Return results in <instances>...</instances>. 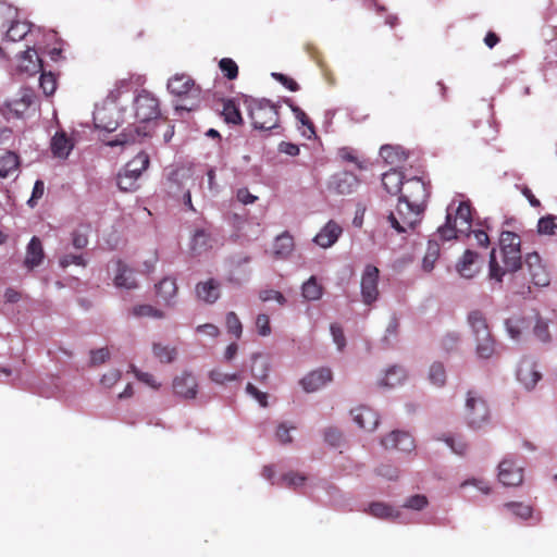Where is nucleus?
Returning <instances> with one entry per match:
<instances>
[{"label":"nucleus","instance_id":"obj_50","mask_svg":"<svg viewBox=\"0 0 557 557\" xmlns=\"http://www.w3.org/2000/svg\"><path fill=\"white\" fill-rule=\"evenodd\" d=\"M504 506L511 510L515 516L522 520L533 518V509L529 505L522 503H507Z\"/></svg>","mask_w":557,"mask_h":557},{"label":"nucleus","instance_id":"obj_17","mask_svg":"<svg viewBox=\"0 0 557 557\" xmlns=\"http://www.w3.org/2000/svg\"><path fill=\"white\" fill-rule=\"evenodd\" d=\"M343 234V227L334 220H330L313 237V243L323 249L331 248Z\"/></svg>","mask_w":557,"mask_h":557},{"label":"nucleus","instance_id":"obj_49","mask_svg":"<svg viewBox=\"0 0 557 557\" xmlns=\"http://www.w3.org/2000/svg\"><path fill=\"white\" fill-rule=\"evenodd\" d=\"M222 114L226 123L236 125L243 122L239 109L232 100L224 102Z\"/></svg>","mask_w":557,"mask_h":557},{"label":"nucleus","instance_id":"obj_46","mask_svg":"<svg viewBox=\"0 0 557 557\" xmlns=\"http://www.w3.org/2000/svg\"><path fill=\"white\" fill-rule=\"evenodd\" d=\"M186 177V171L182 169L173 170L168 176V191L177 195L183 189V180Z\"/></svg>","mask_w":557,"mask_h":557},{"label":"nucleus","instance_id":"obj_53","mask_svg":"<svg viewBox=\"0 0 557 557\" xmlns=\"http://www.w3.org/2000/svg\"><path fill=\"white\" fill-rule=\"evenodd\" d=\"M117 187L122 191H135L138 187L137 180L122 170L117 175Z\"/></svg>","mask_w":557,"mask_h":557},{"label":"nucleus","instance_id":"obj_55","mask_svg":"<svg viewBox=\"0 0 557 557\" xmlns=\"http://www.w3.org/2000/svg\"><path fill=\"white\" fill-rule=\"evenodd\" d=\"M555 220L556 218L554 215H546L541 218L537 222V232L541 235H553L557 228Z\"/></svg>","mask_w":557,"mask_h":557},{"label":"nucleus","instance_id":"obj_19","mask_svg":"<svg viewBox=\"0 0 557 557\" xmlns=\"http://www.w3.org/2000/svg\"><path fill=\"white\" fill-rule=\"evenodd\" d=\"M332 381V372L327 368L317 369L301 379L300 384L305 392L313 393Z\"/></svg>","mask_w":557,"mask_h":557},{"label":"nucleus","instance_id":"obj_52","mask_svg":"<svg viewBox=\"0 0 557 557\" xmlns=\"http://www.w3.org/2000/svg\"><path fill=\"white\" fill-rule=\"evenodd\" d=\"M428 504H429V500H428L426 496L417 494V495H412V496L408 497L405 500L403 508L411 509L414 511H421L428 506Z\"/></svg>","mask_w":557,"mask_h":557},{"label":"nucleus","instance_id":"obj_62","mask_svg":"<svg viewBox=\"0 0 557 557\" xmlns=\"http://www.w3.org/2000/svg\"><path fill=\"white\" fill-rule=\"evenodd\" d=\"M330 331L333 337V342L337 346V349L343 350L346 346V338L343 329L337 323H332L330 326Z\"/></svg>","mask_w":557,"mask_h":557},{"label":"nucleus","instance_id":"obj_3","mask_svg":"<svg viewBox=\"0 0 557 557\" xmlns=\"http://www.w3.org/2000/svg\"><path fill=\"white\" fill-rule=\"evenodd\" d=\"M472 227V214L470 203L453 200L446 209L445 223L437 227L436 235L442 240H451L458 235H469Z\"/></svg>","mask_w":557,"mask_h":557},{"label":"nucleus","instance_id":"obj_45","mask_svg":"<svg viewBox=\"0 0 557 557\" xmlns=\"http://www.w3.org/2000/svg\"><path fill=\"white\" fill-rule=\"evenodd\" d=\"M505 327L509 337L517 341L525 327V321L521 317L515 315L505 321Z\"/></svg>","mask_w":557,"mask_h":557},{"label":"nucleus","instance_id":"obj_5","mask_svg":"<svg viewBox=\"0 0 557 557\" xmlns=\"http://www.w3.org/2000/svg\"><path fill=\"white\" fill-rule=\"evenodd\" d=\"M245 104L256 129L268 131L277 126V108L267 99H245Z\"/></svg>","mask_w":557,"mask_h":557},{"label":"nucleus","instance_id":"obj_20","mask_svg":"<svg viewBox=\"0 0 557 557\" xmlns=\"http://www.w3.org/2000/svg\"><path fill=\"white\" fill-rule=\"evenodd\" d=\"M359 185L357 176L350 172L334 174L330 181V188L339 195L354 193Z\"/></svg>","mask_w":557,"mask_h":557},{"label":"nucleus","instance_id":"obj_16","mask_svg":"<svg viewBox=\"0 0 557 557\" xmlns=\"http://www.w3.org/2000/svg\"><path fill=\"white\" fill-rule=\"evenodd\" d=\"M352 421L367 432H373L379 423V413L368 406H358L350 411Z\"/></svg>","mask_w":557,"mask_h":557},{"label":"nucleus","instance_id":"obj_58","mask_svg":"<svg viewBox=\"0 0 557 557\" xmlns=\"http://www.w3.org/2000/svg\"><path fill=\"white\" fill-rule=\"evenodd\" d=\"M39 85L46 96H50L55 91L57 81L51 73H42L39 79Z\"/></svg>","mask_w":557,"mask_h":557},{"label":"nucleus","instance_id":"obj_44","mask_svg":"<svg viewBox=\"0 0 557 557\" xmlns=\"http://www.w3.org/2000/svg\"><path fill=\"white\" fill-rule=\"evenodd\" d=\"M17 17V8L13 7L7 1H0V30L4 29L12 21H15Z\"/></svg>","mask_w":557,"mask_h":557},{"label":"nucleus","instance_id":"obj_7","mask_svg":"<svg viewBox=\"0 0 557 557\" xmlns=\"http://www.w3.org/2000/svg\"><path fill=\"white\" fill-rule=\"evenodd\" d=\"M423 210L399 200L396 209L387 216L391 227L398 234L407 233L420 222Z\"/></svg>","mask_w":557,"mask_h":557},{"label":"nucleus","instance_id":"obj_26","mask_svg":"<svg viewBox=\"0 0 557 557\" xmlns=\"http://www.w3.org/2000/svg\"><path fill=\"white\" fill-rule=\"evenodd\" d=\"M197 298L206 304H214L220 298V283L213 278L196 285Z\"/></svg>","mask_w":557,"mask_h":557},{"label":"nucleus","instance_id":"obj_48","mask_svg":"<svg viewBox=\"0 0 557 557\" xmlns=\"http://www.w3.org/2000/svg\"><path fill=\"white\" fill-rule=\"evenodd\" d=\"M153 355L161 361L165 363H170L175 360L177 356V350L175 347H170L168 345L154 344L152 347Z\"/></svg>","mask_w":557,"mask_h":557},{"label":"nucleus","instance_id":"obj_14","mask_svg":"<svg viewBox=\"0 0 557 557\" xmlns=\"http://www.w3.org/2000/svg\"><path fill=\"white\" fill-rule=\"evenodd\" d=\"M381 443L384 448L400 453H411L416 448L413 437L405 431H392L382 438Z\"/></svg>","mask_w":557,"mask_h":557},{"label":"nucleus","instance_id":"obj_1","mask_svg":"<svg viewBox=\"0 0 557 557\" xmlns=\"http://www.w3.org/2000/svg\"><path fill=\"white\" fill-rule=\"evenodd\" d=\"M521 240L519 235L509 231H503L499 237V253L502 264L497 261L496 249L490 253L488 276L496 282H502L506 273L516 272L521 268Z\"/></svg>","mask_w":557,"mask_h":557},{"label":"nucleus","instance_id":"obj_30","mask_svg":"<svg viewBox=\"0 0 557 557\" xmlns=\"http://www.w3.org/2000/svg\"><path fill=\"white\" fill-rule=\"evenodd\" d=\"M33 102V95L28 90H24L20 98L9 101L5 107L8 116L21 117Z\"/></svg>","mask_w":557,"mask_h":557},{"label":"nucleus","instance_id":"obj_59","mask_svg":"<svg viewBox=\"0 0 557 557\" xmlns=\"http://www.w3.org/2000/svg\"><path fill=\"white\" fill-rule=\"evenodd\" d=\"M533 333L534 336L542 343H547L550 341L548 323L542 319H537L533 329Z\"/></svg>","mask_w":557,"mask_h":557},{"label":"nucleus","instance_id":"obj_33","mask_svg":"<svg viewBox=\"0 0 557 557\" xmlns=\"http://www.w3.org/2000/svg\"><path fill=\"white\" fill-rule=\"evenodd\" d=\"M467 322L471 329L473 337L490 333V327L485 314L481 310H472L468 313Z\"/></svg>","mask_w":557,"mask_h":557},{"label":"nucleus","instance_id":"obj_57","mask_svg":"<svg viewBox=\"0 0 557 557\" xmlns=\"http://www.w3.org/2000/svg\"><path fill=\"white\" fill-rule=\"evenodd\" d=\"M59 264L63 269L70 267L71 264H75V265L84 268V267H86L87 261L85 260L83 255L65 253L60 257Z\"/></svg>","mask_w":557,"mask_h":557},{"label":"nucleus","instance_id":"obj_40","mask_svg":"<svg viewBox=\"0 0 557 557\" xmlns=\"http://www.w3.org/2000/svg\"><path fill=\"white\" fill-rule=\"evenodd\" d=\"M18 168V157L13 152H7L0 157V177L7 178L13 175Z\"/></svg>","mask_w":557,"mask_h":557},{"label":"nucleus","instance_id":"obj_60","mask_svg":"<svg viewBox=\"0 0 557 557\" xmlns=\"http://www.w3.org/2000/svg\"><path fill=\"white\" fill-rule=\"evenodd\" d=\"M306 476L299 473L289 472L281 478V484L288 487H298L304 484Z\"/></svg>","mask_w":557,"mask_h":557},{"label":"nucleus","instance_id":"obj_31","mask_svg":"<svg viewBox=\"0 0 557 557\" xmlns=\"http://www.w3.org/2000/svg\"><path fill=\"white\" fill-rule=\"evenodd\" d=\"M252 366H251V375L255 380L263 383L268 380L271 362L268 357L261 354H253L251 356Z\"/></svg>","mask_w":557,"mask_h":557},{"label":"nucleus","instance_id":"obj_28","mask_svg":"<svg viewBox=\"0 0 557 557\" xmlns=\"http://www.w3.org/2000/svg\"><path fill=\"white\" fill-rule=\"evenodd\" d=\"M17 69L21 73L28 75L38 73L41 69V64L37 51L33 48L24 51L20 57Z\"/></svg>","mask_w":557,"mask_h":557},{"label":"nucleus","instance_id":"obj_43","mask_svg":"<svg viewBox=\"0 0 557 557\" xmlns=\"http://www.w3.org/2000/svg\"><path fill=\"white\" fill-rule=\"evenodd\" d=\"M440 256V245L435 239H430L428 243L426 252L422 260V268L424 271H432L435 262Z\"/></svg>","mask_w":557,"mask_h":557},{"label":"nucleus","instance_id":"obj_35","mask_svg":"<svg viewBox=\"0 0 557 557\" xmlns=\"http://www.w3.org/2000/svg\"><path fill=\"white\" fill-rule=\"evenodd\" d=\"M209 380L220 386H225L232 382H239L242 376L238 372H226L221 367H215L208 372Z\"/></svg>","mask_w":557,"mask_h":557},{"label":"nucleus","instance_id":"obj_63","mask_svg":"<svg viewBox=\"0 0 557 557\" xmlns=\"http://www.w3.org/2000/svg\"><path fill=\"white\" fill-rule=\"evenodd\" d=\"M121 371L116 369H111L107 373H104L100 380L101 385L106 388H111L115 385L121 379Z\"/></svg>","mask_w":557,"mask_h":557},{"label":"nucleus","instance_id":"obj_9","mask_svg":"<svg viewBox=\"0 0 557 557\" xmlns=\"http://www.w3.org/2000/svg\"><path fill=\"white\" fill-rule=\"evenodd\" d=\"M379 276L380 271L375 265L364 267L360 280L361 299L364 305L370 306L379 299Z\"/></svg>","mask_w":557,"mask_h":557},{"label":"nucleus","instance_id":"obj_39","mask_svg":"<svg viewBox=\"0 0 557 557\" xmlns=\"http://www.w3.org/2000/svg\"><path fill=\"white\" fill-rule=\"evenodd\" d=\"M210 247H211L210 234L203 228L195 231L191 242H190V248L194 251V253H197V255L202 253Z\"/></svg>","mask_w":557,"mask_h":557},{"label":"nucleus","instance_id":"obj_4","mask_svg":"<svg viewBox=\"0 0 557 557\" xmlns=\"http://www.w3.org/2000/svg\"><path fill=\"white\" fill-rule=\"evenodd\" d=\"M133 116L144 126H136L137 136H148V124L160 116L159 100L149 91H139L133 100Z\"/></svg>","mask_w":557,"mask_h":557},{"label":"nucleus","instance_id":"obj_42","mask_svg":"<svg viewBox=\"0 0 557 557\" xmlns=\"http://www.w3.org/2000/svg\"><path fill=\"white\" fill-rule=\"evenodd\" d=\"M380 156L388 164H398L406 160L407 156L400 147L394 146H382L380 149Z\"/></svg>","mask_w":557,"mask_h":557},{"label":"nucleus","instance_id":"obj_47","mask_svg":"<svg viewBox=\"0 0 557 557\" xmlns=\"http://www.w3.org/2000/svg\"><path fill=\"white\" fill-rule=\"evenodd\" d=\"M429 381L436 387H443L446 383V371L442 363L434 362L429 369Z\"/></svg>","mask_w":557,"mask_h":557},{"label":"nucleus","instance_id":"obj_27","mask_svg":"<svg viewBox=\"0 0 557 557\" xmlns=\"http://www.w3.org/2000/svg\"><path fill=\"white\" fill-rule=\"evenodd\" d=\"M114 284L116 287H123L126 289H133L137 287L134 271L132 269H129L121 260L114 262Z\"/></svg>","mask_w":557,"mask_h":557},{"label":"nucleus","instance_id":"obj_13","mask_svg":"<svg viewBox=\"0 0 557 557\" xmlns=\"http://www.w3.org/2000/svg\"><path fill=\"white\" fill-rule=\"evenodd\" d=\"M524 262L531 282L535 286L544 287L549 284V272L537 252L528 253Z\"/></svg>","mask_w":557,"mask_h":557},{"label":"nucleus","instance_id":"obj_54","mask_svg":"<svg viewBox=\"0 0 557 557\" xmlns=\"http://www.w3.org/2000/svg\"><path fill=\"white\" fill-rule=\"evenodd\" d=\"M296 428L285 422L280 423L275 431V438L281 444H290L293 442L292 431Z\"/></svg>","mask_w":557,"mask_h":557},{"label":"nucleus","instance_id":"obj_12","mask_svg":"<svg viewBox=\"0 0 557 557\" xmlns=\"http://www.w3.org/2000/svg\"><path fill=\"white\" fill-rule=\"evenodd\" d=\"M498 479L505 486H518L523 481V466L513 457H505L498 466Z\"/></svg>","mask_w":557,"mask_h":557},{"label":"nucleus","instance_id":"obj_11","mask_svg":"<svg viewBox=\"0 0 557 557\" xmlns=\"http://www.w3.org/2000/svg\"><path fill=\"white\" fill-rule=\"evenodd\" d=\"M542 379L537 362L531 357L520 360L517 369V380L528 391L533 389Z\"/></svg>","mask_w":557,"mask_h":557},{"label":"nucleus","instance_id":"obj_51","mask_svg":"<svg viewBox=\"0 0 557 557\" xmlns=\"http://www.w3.org/2000/svg\"><path fill=\"white\" fill-rule=\"evenodd\" d=\"M226 329L236 338H239L243 333V325L237 314L233 311L228 312L225 317Z\"/></svg>","mask_w":557,"mask_h":557},{"label":"nucleus","instance_id":"obj_36","mask_svg":"<svg viewBox=\"0 0 557 557\" xmlns=\"http://www.w3.org/2000/svg\"><path fill=\"white\" fill-rule=\"evenodd\" d=\"M149 165V157L146 152H139L134 159L126 163L123 171L138 180Z\"/></svg>","mask_w":557,"mask_h":557},{"label":"nucleus","instance_id":"obj_10","mask_svg":"<svg viewBox=\"0 0 557 557\" xmlns=\"http://www.w3.org/2000/svg\"><path fill=\"white\" fill-rule=\"evenodd\" d=\"M429 190L425 183L419 177H412L405 182V187L399 200L406 201L416 208L424 210Z\"/></svg>","mask_w":557,"mask_h":557},{"label":"nucleus","instance_id":"obj_2","mask_svg":"<svg viewBox=\"0 0 557 557\" xmlns=\"http://www.w3.org/2000/svg\"><path fill=\"white\" fill-rule=\"evenodd\" d=\"M128 87L129 84L127 82H120L115 88L110 91L106 100L96 107L94 111V123L97 128L113 132L125 121L120 103L124 100H128Z\"/></svg>","mask_w":557,"mask_h":557},{"label":"nucleus","instance_id":"obj_24","mask_svg":"<svg viewBox=\"0 0 557 557\" xmlns=\"http://www.w3.org/2000/svg\"><path fill=\"white\" fill-rule=\"evenodd\" d=\"M45 258L44 247L41 240L34 236L26 246V253L24 259V267L33 270L39 267Z\"/></svg>","mask_w":557,"mask_h":557},{"label":"nucleus","instance_id":"obj_25","mask_svg":"<svg viewBox=\"0 0 557 557\" xmlns=\"http://www.w3.org/2000/svg\"><path fill=\"white\" fill-rule=\"evenodd\" d=\"M157 296L161 302L168 307H174L176 304L177 285L172 277H164L156 285Z\"/></svg>","mask_w":557,"mask_h":557},{"label":"nucleus","instance_id":"obj_38","mask_svg":"<svg viewBox=\"0 0 557 557\" xmlns=\"http://www.w3.org/2000/svg\"><path fill=\"white\" fill-rule=\"evenodd\" d=\"M301 295L308 301L319 300L323 295V287L315 276L309 277L301 286Z\"/></svg>","mask_w":557,"mask_h":557},{"label":"nucleus","instance_id":"obj_64","mask_svg":"<svg viewBox=\"0 0 557 557\" xmlns=\"http://www.w3.org/2000/svg\"><path fill=\"white\" fill-rule=\"evenodd\" d=\"M460 343V334L456 332L447 333L442 339V347L446 351L455 350Z\"/></svg>","mask_w":557,"mask_h":557},{"label":"nucleus","instance_id":"obj_8","mask_svg":"<svg viewBox=\"0 0 557 557\" xmlns=\"http://www.w3.org/2000/svg\"><path fill=\"white\" fill-rule=\"evenodd\" d=\"M168 89L177 97H185L195 100L190 106H181L182 109L191 110L200 98V89L195 82L187 75L176 74L168 82Z\"/></svg>","mask_w":557,"mask_h":557},{"label":"nucleus","instance_id":"obj_23","mask_svg":"<svg viewBox=\"0 0 557 557\" xmlns=\"http://www.w3.org/2000/svg\"><path fill=\"white\" fill-rule=\"evenodd\" d=\"M456 270L465 278L474 277L480 270L479 255L473 250L467 249L457 262Z\"/></svg>","mask_w":557,"mask_h":557},{"label":"nucleus","instance_id":"obj_6","mask_svg":"<svg viewBox=\"0 0 557 557\" xmlns=\"http://www.w3.org/2000/svg\"><path fill=\"white\" fill-rule=\"evenodd\" d=\"M463 418L473 430L482 429L490 422L487 404L475 391H469L466 395Z\"/></svg>","mask_w":557,"mask_h":557},{"label":"nucleus","instance_id":"obj_61","mask_svg":"<svg viewBox=\"0 0 557 557\" xmlns=\"http://www.w3.org/2000/svg\"><path fill=\"white\" fill-rule=\"evenodd\" d=\"M220 69L228 79L237 77L238 67L237 64L228 58H224L220 61Z\"/></svg>","mask_w":557,"mask_h":557},{"label":"nucleus","instance_id":"obj_56","mask_svg":"<svg viewBox=\"0 0 557 557\" xmlns=\"http://www.w3.org/2000/svg\"><path fill=\"white\" fill-rule=\"evenodd\" d=\"M246 394L253 398L261 407L267 408L269 406V395L265 392L258 389L252 383H247L245 387Z\"/></svg>","mask_w":557,"mask_h":557},{"label":"nucleus","instance_id":"obj_15","mask_svg":"<svg viewBox=\"0 0 557 557\" xmlns=\"http://www.w3.org/2000/svg\"><path fill=\"white\" fill-rule=\"evenodd\" d=\"M173 391L182 398L194 399L198 393V380L191 372H183L174 377Z\"/></svg>","mask_w":557,"mask_h":557},{"label":"nucleus","instance_id":"obj_22","mask_svg":"<svg viewBox=\"0 0 557 557\" xmlns=\"http://www.w3.org/2000/svg\"><path fill=\"white\" fill-rule=\"evenodd\" d=\"M366 511L377 518L383 520H393L398 522H407V517L403 513V511L398 508H394L385 503H372L369 505Z\"/></svg>","mask_w":557,"mask_h":557},{"label":"nucleus","instance_id":"obj_18","mask_svg":"<svg viewBox=\"0 0 557 557\" xmlns=\"http://www.w3.org/2000/svg\"><path fill=\"white\" fill-rule=\"evenodd\" d=\"M407 371L401 366H391L376 379V385L382 388H394L406 382Z\"/></svg>","mask_w":557,"mask_h":557},{"label":"nucleus","instance_id":"obj_37","mask_svg":"<svg viewBox=\"0 0 557 557\" xmlns=\"http://www.w3.org/2000/svg\"><path fill=\"white\" fill-rule=\"evenodd\" d=\"M294 249V239L293 237L284 233L276 237L273 245V253L276 258L285 259L287 258Z\"/></svg>","mask_w":557,"mask_h":557},{"label":"nucleus","instance_id":"obj_34","mask_svg":"<svg viewBox=\"0 0 557 557\" xmlns=\"http://www.w3.org/2000/svg\"><path fill=\"white\" fill-rule=\"evenodd\" d=\"M405 177L401 172L391 170L383 174L382 184L389 194H397L405 187Z\"/></svg>","mask_w":557,"mask_h":557},{"label":"nucleus","instance_id":"obj_21","mask_svg":"<svg viewBox=\"0 0 557 557\" xmlns=\"http://www.w3.org/2000/svg\"><path fill=\"white\" fill-rule=\"evenodd\" d=\"M74 146V139L64 131L57 132L50 141V148L53 157L62 160L67 159Z\"/></svg>","mask_w":557,"mask_h":557},{"label":"nucleus","instance_id":"obj_29","mask_svg":"<svg viewBox=\"0 0 557 557\" xmlns=\"http://www.w3.org/2000/svg\"><path fill=\"white\" fill-rule=\"evenodd\" d=\"M0 32L5 39L10 41H18L25 38V36L30 32V24L25 21H21L17 17Z\"/></svg>","mask_w":557,"mask_h":557},{"label":"nucleus","instance_id":"obj_41","mask_svg":"<svg viewBox=\"0 0 557 557\" xmlns=\"http://www.w3.org/2000/svg\"><path fill=\"white\" fill-rule=\"evenodd\" d=\"M131 313L136 318H151L156 320L165 319L164 311L151 305H136L132 308Z\"/></svg>","mask_w":557,"mask_h":557},{"label":"nucleus","instance_id":"obj_32","mask_svg":"<svg viewBox=\"0 0 557 557\" xmlns=\"http://www.w3.org/2000/svg\"><path fill=\"white\" fill-rule=\"evenodd\" d=\"M475 354L480 359H490L496 351V342L491 332L485 335L474 337Z\"/></svg>","mask_w":557,"mask_h":557}]
</instances>
